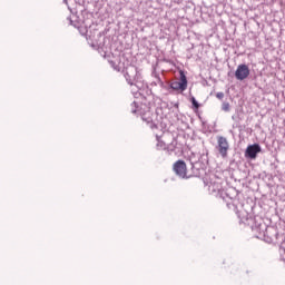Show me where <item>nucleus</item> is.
I'll use <instances>...</instances> for the list:
<instances>
[{
  "label": "nucleus",
  "instance_id": "nucleus-5",
  "mask_svg": "<svg viewBox=\"0 0 285 285\" xmlns=\"http://www.w3.org/2000/svg\"><path fill=\"white\" fill-rule=\"evenodd\" d=\"M262 153V147L258 144L249 145L246 148L245 156L249 159H257V154Z\"/></svg>",
  "mask_w": 285,
  "mask_h": 285
},
{
  "label": "nucleus",
  "instance_id": "nucleus-4",
  "mask_svg": "<svg viewBox=\"0 0 285 285\" xmlns=\"http://www.w3.org/2000/svg\"><path fill=\"white\" fill-rule=\"evenodd\" d=\"M235 77L238 81H244V79H248L250 77V69L247 65H238Z\"/></svg>",
  "mask_w": 285,
  "mask_h": 285
},
{
  "label": "nucleus",
  "instance_id": "nucleus-1",
  "mask_svg": "<svg viewBox=\"0 0 285 285\" xmlns=\"http://www.w3.org/2000/svg\"><path fill=\"white\" fill-rule=\"evenodd\" d=\"M229 149H230V145L228 144V139H226V137L224 136H218L216 150H218L223 159H226V157H228Z\"/></svg>",
  "mask_w": 285,
  "mask_h": 285
},
{
  "label": "nucleus",
  "instance_id": "nucleus-3",
  "mask_svg": "<svg viewBox=\"0 0 285 285\" xmlns=\"http://www.w3.org/2000/svg\"><path fill=\"white\" fill-rule=\"evenodd\" d=\"M173 170L181 179H186V177L188 175V167L186 166V161H184V160H177L173 165Z\"/></svg>",
  "mask_w": 285,
  "mask_h": 285
},
{
  "label": "nucleus",
  "instance_id": "nucleus-2",
  "mask_svg": "<svg viewBox=\"0 0 285 285\" xmlns=\"http://www.w3.org/2000/svg\"><path fill=\"white\" fill-rule=\"evenodd\" d=\"M180 81H174L170 83L171 90H180V92H184V90H187L188 88V78H186V73L184 70H179Z\"/></svg>",
  "mask_w": 285,
  "mask_h": 285
},
{
  "label": "nucleus",
  "instance_id": "nucleus-6",
  "mask_svg": "<svg viewBox=\"0 0 285 285\" xmlns=\"http://www.w3.org/2000/svg\"><path fill=\"white\" fill-rule=\"evenodd\" d=\"M222 108H223L224 112H228L230 110V104L224 102Z\"/></svg>",
  "mask_w": 285,
  "mask_h": 285
},
{
  "label": "nucleus",
  "instance_id": "nucleus-7",
  "mask_svg": "<svg viewBox=\"0 0 285 285\" xmlns=\"http://www.w3.org/2000/svg\"><path fill=\"white\" fill-rule=\"evenodd\" d=\"M191 104H193L194 108H196V110L199 109V102H197L195 97H191Z\"/></svg>",
  "mask_w": 285,
  "mask_h": 285
},
{
  "label": "nucleus",
  "instance_id": "nucleus-8",
  "mask_svg": "<svg viewBox=\"0 0 285 285\" xmlns=\"http://www.w3.org/2000/svg\"><path fill=\"white\" fill-rule=\"evenodd\" d=\"M217 99H224V92H217L216 94Z\"/></svg>",
  "mask_w": 285,
  "mask_h": 285
}]
</instances>
